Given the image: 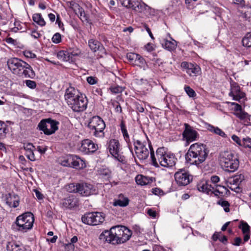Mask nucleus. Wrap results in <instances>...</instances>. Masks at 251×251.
<instances>
[{"label":"nucleus","mask_w":251,"mask_h":251,"mask_svg":"<svg viewBox=\"0 0 251 251\" xmlns=\"http://www.w3.org/2000/svg\"><path fill=\"white\" fill-rule=\"evenodd\" d=\"M242 242V239L239 237H236L234 239V242L232 243V245L236 246H239L240 245Z\"/></svg>","instance_id":"338daca9"},{"label":"nucleus","mask_w":251,"mask_h":251,"mask_svg":"<svg viewBox=\"0 0 251 251\" xmlns=\"http://www.w3.org/2000/svg\"><path fill=\"white\" fill-rule=\"evenodd\" d=\"M107 149L112 156L122 164H126L125 157L119 153L120 145L119 141L115 139H110L107 142Z\"/></svg>","instance_id":"f8f14e48"},{"label":"nucleus","mask_w":251,"mask_h":251,"mask_svg":"<svg viewBox=\"0 0 251 251\" xmlns=\"http://www.w3.org/2000/svg\"><path fill=\"white\" fill-rule=\"evenodd\" d=\"M181 67L186 70V73L190 76H196L201 71L200 67L197 64L188 63L187 62H182Z\"/></svg>","instance_id":"6ab92c4d"},{"label":"nucleus","mask_w":251,"mask_h":251,"mask_svg":"<svg viewBox=\"0 0 251 251\" xmlns=\"http://www.w3.org/2000/svg\"><path fill=\"white\" fill-rule=\"evenodd\" d=\"M68 51L72 58H74V57L78 56L81 54L80 50L76 47L70 48Z\"/></svg>","instance_id":"a19ab883"},{"label":"nucleus","mask_w":251,"mask_h":251,"mask_svg":"<svg viewBox=\"0 0 251 251\" xmlns=\"http://www.w3.org/2000/svg\"><path fill=\"white\" fill-rule=\"evenodd\" d=\"M122 5L127 8H131L135 0H120Z\"/></svg>","instance_id":"8fccbe9b"},{"label":"nucleus","mask_w":251,"mask_h":251,"mask_svg":"<svg viewBox=\"0 0 251 251\" xmlns=\"http://www.w3.org/2000/svg\"><path fill=\"white\" fill-rule=\"evenodd\" d=\"M57 58L63 61L73 62L74 58H72L68 50H60L57 53Z\"/></svg>","instance_id":"bb28decb"},{"label":"nucleus","mask_w":251,"mask_h":251,"mask_svg":"<svg viewBox=\"0 0 251 251\" xmlns=\"http://www.w3.org/2000/svg\"><path fill=\"white\" fill-rule=\"evenodd\" d=\"M131 8L138 13H143L150 9V7L144 2H141L137 0H135L131 6Z\"/></svg>","instance_id":"393cba45"},{"label":"nucleus","mask_w":251,"mask_h":251,"mask_svg":"<svg viewBox=\"0 0 251 251\" xmlns=\"http://www.w3.org/2000/svg\"><path fill=\"white\" fill-rule=\"evenodd\" d=\"M233 98V100H237L239 102H244L246 99V94L244 92H242L241 90L237 94H234L231 96Z\"/></svg>","instance_id":"72a5a7b5"},{"label":"nucleus","mask_w":251,"mask_h":251,"mask_svg":"<svg viewBox=\"0 0 251 251\" xmlns=\"http://www.w3.org/2000/svg\"><path fill=\"white\" fill-rule=\"evenodd\" d=\"M109 89L110 91L113 94L120 93L123 91V87L118 85L112 86L110 87Z\"/></svg>","instance_id":"c03bdc74"},{"label":"nucleus","mask_w":251,"mask_h":251,"mask_svg":"<svg viewBox=\"0 0 251 251\" xmlns=\"http://www.w3.org/2000/svg\"><path fill=\"white\" fill-rule=\"evenodd\" d=\"M184 90L187 94L192 98H194L196 96L195 91L189 86H185Z\"/></svg>","instance_id":"de8ad7c7"},{"label":"nucleus","mask_w":251,"mask_h":251,"mask_svg":"<svg viewBox=\"0 0 251 251\" xmlns=\"http://www.w3.org/2000/svg\"><path fill=\"white\" fill-rule=\"evenodd\" d=\"M6 203L11 207L16 208L19 204L20 198L19 196L14 194L9 193L5 196Z\"/></svg>","instance_id":"412c9836"},{"label":"nucleus","mask_w":251,"mask_h":251,"mask_svg":"<svg viewBox=\"0 0 251 251\" xmlns=\"http://www.w3.org/2000/svg\"><path fill=\"white\" fill-rule=\"evenodd\" d=\"M135 180L137 184L141 185H146L152 182L151 178L143 175L137 176Z\"/></svg>","instance_id":"cd10ccee"},{"label":"nucleus","mask_w":251,"mask_h":251,"mask_svg":"<svg viewBox=\"0 0 251 251\" xmlns=\"http://www.w3.org/2000/svg\"><path fill=\"white\" fill-rule=\"evenodd\" d=\"M69 188L70 192H75L83 196H88L97 193L94 186L88 183H71L69 185Z\"/></svg>","instance_id":"9d476101"},{"label":"nucleus","mask_w":251,"mask_h":251,"mask_svg":"<svg viewBox=\"0 0 251 251\" xmlns=\"http://www.w3.org/2000/svg\"><path fill=\"white\" fill-rule=\"evenodd\" d=\"M88 46L91 50L95 52L98 51L97 58L103 57L106 54V51L101 44L98 41L91 39L88 41Z\"/></svg>","instance_id":"dca6fc26"},{"label":"nucleus","mask_w":251,"mask_h":251,"mask_svg":"<svg viewBox=\"0 0 251 251\" xmlns=\"http://www.w3.org/2000/svg\"><path fill=\"white\" fill-rule=\"evenodd\" d=\"M70 161L71 167L75 169H81L86 167L84 161L76 155L71 156Z\"/></svg>","instance_id":"4be33fe9"},{"label":"nucleus","mask_w":251,"mask_h":251,"mask_svg":"<svg viewBox=\"0 0 251 251\" xmlns=\"http://www.w3.org/2000/svg\"><path fill=\"white\" fill-rule=\"evenodd\" d=\"M147 213L149 214V215L152 218H155L156 216V211L152 209H149L148 210Z\"/></svg>","instance_id":"774afa93"},{"label":"nucleus","mask_w":251,"mask_h":251,"mask_svg":"<svg viewBox=\"0 0 251 251\" xmlns=\"http://www.w3.org/2000/svg\"><path fill=\"white\" fill-rule=\"evenodd\" d=\"M232 3L239 5L241 7H243L245 5V1L244 0H232Z\"/></svg>","instance_id":"680f3d73"},{"label":"nucleus","mask_w":251,"mask_h":251,"mask_svg":"<svg viewBox=\"0 0 251 251\" xmlns=\"http://www.w3.org/2000/svg\"><path fill=\"white\" fill-rule=\"evenodd\" d=\"M98 149V145L89 139L82 141L81 145L79 147V150L85 154L94 152Z\"/></svg>","instance_id":"f3484780"},{"label":"nucleus","mask_w":251,"mask_h":251,"mask_svg":"<svg viewBox=\"0 0 251 251\" xmlns=\"http://www.w3.org/2000/svg\"><path fill=\"white\" fill-rule=\"evenodd\" d=\"M33 20L34 22L37 23L38 25L43 26L46 25V22L44 20L42 15L40 13H36L33 14L32 16Z\"/></svg>","instance_id":"473e14b6"},{"label":"nucleus","mask_w":251,"mask_h":251,"mask_svg":"<svg viewBox=\"0 0 251 251\" xmlns=\"http://www.w3.org/2000/svg\"><path fill=\"white\" fill-rule=\"evenodd\" d=\"M64 97L68 106L74 112H80L86 109L88 103L86 97L80 94L78 90L74 87L70 86L68 88Z\"/></svg>","instance_id":"f257e3e1"},{"label":"nucleus","mask_w":251,"mask_h":251,"mask_svg":"<svg viewBox=\"0 0 251 251\" xmlns=\"http://www.w3.org/2000/svg\"><path fill=\"white\" fill-rule=\"evenodd\" d=\"M81 220L84 224L96 226L103 222L104 216L100 212L87 213L82 217Z\"/></svg>","instance_id":"ddd939ff"},{"label":"nucleus","mask_w":251,"mask_h":251,"mask_svg":"<svg viewBox=\"0 0 251 251\" xmlns=\"http://www.w3.org/2000/svg\"><path fill=\"white\" fill-rule=\"evenodd\" d=\"M120 127L121 132L123 135L125 141L127 144L128 148L130 150L131 152L133 153L132 148V143L130 140L129 136L126 129V127L124 121H122L120 123Z\"/></svg>","instance_id":"5701e85b"},{"label":"nucleus","mask_w":251,"mask_h":251,"mask_svg":"<svg viewBox=\"0 0 251 251\" xmlns=\"http://www.w3.org/2000/svg\"><path fill=\"white\" fill-rule=\"evenodd\" d=\"M245 176L243 174H240L234 176L233 178L232 182L233 184L239 185L244 180Z\"/></svg>","instance_id":"ea45409f"},{"label":"nucleus","mask_w":251,"mask_h":251,"mask_svg":"<svg viewBox=\"0 0 251 251\" xmlns=\"http://www.w3.org/2000/svg\"><path fill=\"white\" fill-rule=\"evenodd\" d=\"M238 227L242 230L243 234L251 233L250 226L247 223L244 221H240V224L239 225Z\"/></svg>","instance_id":"f704fd0d"},{"label":"nucleus","mask_w":251,"mask_h":251,"mask_svg":"<svg viewBox=\"0 0 251 251\" xmlns=\"http://www.w3.org/2000/svg\"><path fill=\"white\" fill-rule=\"evenodd\" d=\"M243 45L246 47H251V32L247 33L242 39Z\"/></svg>","instance_id":"e433bc0d"},{"label":"nucleus","mask_w":251,"mask_h":251,"mask_svg":"<svg viewBox=\"0 0 251 251\" xmlns=\"http://www.w3.org/2000/svg\"><path fill=\"white\" fill-rule=\"evenodd\" d=\"M230 203L227 201H225L221 198V206L223 208L226 212H229L230 211Z\"/></svg>","instance_id":"37998d69"},{"label":"nucleus","mask_w":251,"mask_h":251,"mask_svg":"<svg viewBox=\"0 0 251 251\" xmlns=\"http://www.w3.org/2000/svg\"><path fill=\"white\" fill-rule=\"evenodd\" d=\"M242 145L243 147L246 148H251V138L249 137L244 138Z\"/></svg>","instance_id":"603ef678"},{"label":"nucleus","mask_w":251,"mask_h":251,"mask_svg":"<svg viewBox=\"0 0 251 251\" xmlns=\"http://www.w3.org/2000/svg\"><path fill=\"white\" fill-rule=\"evenodd\" d=\"M8 131V129L6 124L4 122L0 121V139H4Z\"/></svg>","instance_id":"2f4dec72"},{"label":"nucleus","mask_w":251,"mask_h":251,"mask_svg":"<svg viewBox=\"0 0 251 251\" xmlns=\"http://www.w3.org/2000/svg\"><path fill=\"white\" fill-rule=\"evenodd\" d=\"M26 156L31 161H35L36 160L34 153L32 150H29L25 152Z\"/></svg>","instance_id":"5fc2aeb1"},{"label":"nucleus","mask_w":251,"mask_h":251,"mask_svg":"<svg viewBox=\"0 0 251 251\" xmlns=\"http://www.w3.org/2000/svg\"><path fill=\"white\" fill-rule=\"evenodd\" d=\"M149 148L150 150L152 165L154 167H159L161 166L163 167L170 168L175 165L177 158L174 154L167 153L165 148H158L155 155L151 143L149 144Z\"/></svg>","instance_id":"f03ea898"},{"label":"nucleus","mask_w":251,"mask_h":251,"mask_svg":"<svg viewBox=\"0 0 251 251\" xmlns=\"http://www.w3.org/2000/svg\"><path fill=\"white\" fill-rule=\"evenodd\" d=\"M161 44L162 47L168 50H175L176 46L175 41L172 42L164 39L162 40Z\"/></svg>","instance_id":"c756f323"},{"label":"nucleus","mask_w":251,"mask_h":251,"mask_svg":"<svg viewBox=\"0 0 251 251\" xmlns=\"http://www.w3.org/2000/svg\"><path fill=\"white\" fill-rule=\"evenodd\" d=\"M232 140L236 142L239 146H243V140L241 141L240 139L236 135H233L232 136Z\"/></svg>","instance_id":"052dcab7"},{"label":"nucleus","mask_w":251,"mask_h":251,"mask_svg":"<svg viewBox=\"0 0 251 251\" xmlns=\"http://www.w3.org/2000/svg\"><path fill=\"white\" fill-rule=\"evenodd\" d=\"M232 106L231 109L234 110L235 113H239L242 110V106L240 104L235 102H228Z\"/></svg>","instance_id":"a18cd8bd"},{"label":"nucleus","mask_w":251,"mask_h":251,"mask_svg":"<svg viewBox=\"0 0 251 251\" xmlns=\"http://www.w3.org/2000/svg\"><path fill=\"white\" fill-rule=\"evenodd\" d=\"M230 194V191L225 186L221 185V197L225 195H228Z\"/></svg>","instance_id":"13d9d810"},{"label":"nucleus","mask_w":251,"mask_h":251,"mask_svg":"<svg viewBox=\"0 0 251 251\" xmlns=\"http://www.w3.org/2000/svg\"><path fill=\"white\" fill-rule=\"evenodd\" d=\"M119 235L117 240L118 244L125 243L128 241L132 235V231L125 226H120Z\"/></svg>","instance_id":"aec40b11"},{"label":"nucleus","mask_w":251,"mask_h":251,"mask_svg":"<svg viewBox=\"0 0 251 251\" xmlns=\"http://www.w3.org/2000/svg\"><path fill=\"white\" fill-rule=\"evenodd\" d=\"M206 128L210 131L213 132L214 133L220 135V128L218 127H215L210 124L206 125Z\"/></svg>","instance_id":"3c124183"},{"label":"nucleus","mask_w":251,"mask_h":251,"mask_svg":"<svg viewBox=\"0 0 251 251\" xmlns=\"http://www.w3.org/2000/svg\"><path fill=\"white\" fill-rule=\"evenodd\" d=\"M59 122L50 118L42 120L38 125L40 130L46 135H51L58 129Z\"/></svg>","instance_id":"9b49d317"},{"label":"nucleus","mask_w":251,"mask_h":251,"mask_svg":"<svg viewBox=\"0 0 251 251\" xmlns=\"http://www.w3.org/2000/svg\"><path fill=\"white\" fill-rule=\"evenodd\" d=\"M88 127L90 132L96 137H103L104 136V129L105 122L98 116H93L89 120Z\"/></svg>","instance_id":"6e6552de"},{"label":"nucleus","mask_w":251,"mask_h":251,"mask_svg":"<svg viewBox=\"0 0 251 251\" xmlns=\"http://www.w3.org/2000/svg\"><path fill=\"white\" fill-rule=\"evenodd\" d=\"M241 90L240 87L236 82H233L231 84L230 92L229 93L230 96H232L234 94H237Z\"/></svg>","instance_id":"58836bf2"},{"label":"nucleus","mask_w":251,"mask_h":251,"mask_svg":"<svg viewBox=\"0 0 251 251\" xmlns=\"http://www.w3.org/2000/svg\"><path fill=\"white\" fill-rule=\"evenodd\" d=\"M208 154L206 146L202 144L195 143L191 145L185 155L187 163L198 166L203 163Z\"/></svg>","instance_id":"7ed1b4c3"},{"label":"nucleus","mask_w":251,"mask_h":251,"mask_svg":"<svg viewBox=\"0 0 251 251\" xmlns=\"http://www.w3.org/2000/svg\"><path fill=\"white\" fill-rule=\"evenodd\" d=\"M34 222L33 214L27 212L18 216L16 218L15 224L17 231L25 233L32 228Z\"/></svg>","instance_id":"0eeeda50"},{"label":"nucleus","mask_w":251,"mask_h":251,"mask_svg":"<svg viewBox=\"0 0 251 251\" xmlns=\"http://www.w3.org/2000/svg\"><path fill=\"white\" fill-rule=\"evenodd\" d=\"M14 25L15 26L12 28L13 31L17 32L18 30L22 29V26L19 22H15Z\"/></svg>","instance_id":"e2e57ef3"},{"label":"nucleus","mask_w":251,"mask_h":251,"mask_svg":"<svg viewBox=\"0 0 251 251\" xmlns=\"http://www.w3.org/2000/svg\"><path fill=\"white\" fill-rule=\"evenodd\" d=\"M175 178L176 183L179 186H186L189 184L191 178L188 172L184 169H180L175 174Z\"/></svg>","instance_id":"2eb2a0df"},{"label":"nucleus","mask_w":251,"mask_h":251,"mask_svg":"<svg viewBox=\"0 0 251 251\" xmlns=\"http://www.w3.org/2000/svg\"><path fill=\"white\" fill-rule=\"evenodd\" d=\"M112 105L115 109V111L118 113H121L122 112V108L119 102L117 101H114L112 102Z\"/></svg>","instance_id":"09e8293b"},{"label":"nucleus","mask_w":251,"mask_h":251,"mask_svg":"<svg viewBox=\"0 0 251 251\" xmlns=\"http://www.w3.org/2000/svg\"><path fill=\"white\" fill-rule=\"evenodd\" d=\"M133 145L137 158L141 160H146L150 153L146 144L139 140H136L134 141Z\"/></svg>","instance_id":"4468645a"},{"label":"nucleus","mask_w":251,"mask_h":251,"mask_svg":"<svg viewBox=\"0 0 251 251\" xmlns=\"http://www.w3.org/2000/svg\"><path fill=\"white\" fill-rule=\"evenodd\" d=\"M7 251H25L23 246L14 242H9L7 245Z\"/></svg>","instance_id":"7c9ffc66"},{"label":"nucleus","mask_w":251,"mask_h":251,"mask_svg":"<svg viewBox=\"0 0 251 251\" xmlns=\"http://www.w3.org/2000/svg\"><path fill=\"white\" fill-rule=\"evenodd\" d=\"M140 56L141 55L138 54L131 52L127 53L126 55L127 58L128 60L134 65L136 64V61H137Z\"/></svg>","instance_id":"4c0bfd02"},{"label":"nucleus","mask_w":251,"mask_h":251,"mask_svg":"<svg viewBox=\"0 0 251 251\" xmlns=\"http://www.w3.org/2000/svg\"><path fill=\"white\" fill-rule=\"evenodd\" d=\"M59 163L63 166L65 167H71V161L70 156L67 159L66 158H60L59 159Z\"/></svg>","instance_id":"49530a36"},{"label":"nucleus","mask_w":251,"mask_h":251,"mask_svg":"<svg viewBox=\"0 0 251 251\" xmlns=\"http://www.w3.org/2000/svg\"><path fill=\"white\" fill-rule=\"evenodd\" d=\"M120 226L111 227L109 230H105L99 236V239L103 242H107L114 245H118V240Z\"/></svg>","instance_id":"1a4fd4ad"},{"label":"nucleus","mask_w":251,"mask_h":251,"mask_svg":"<svg viewBox=\"0 0 251 251\" xmlns=\"http://www.w3.org/2000/svg\"><path fill=\"white\" fill-rule=\"evenodd\" d=\"M69 6L72 8L74 11L78 8L80 6L77 3L74 1H71L69 2Z\"/></svg>","instance_id":"0e129e2a"},{"label":"nucleus","mask_w":251,"mask_h":251,"mask_svg":"<svg viewBox=\"0 0 251 251\" xmlns=\"http://www.w3.org/2000/svg\"><path fill=\"white\" fill-rule=\"evenodd\" d=\"M52 42L55 44H58L61 42V35L59 33L54 34L51 39Z\"/></svg>","instance_id":"864d4df0"},{"label":"nucleus","mask_w":251,"mask_h":251,"mask_svg":"<svg viewBox=\"0 0 251 251\" xmlns=\"http://www.w3.org/2000/svg\"><path fill=\"white\" fill-rule=\"evenodd\" d=\"M135 65L138 66L144 70H146V67L147 66L145 60L141 56H140L137 61H136Z\"/></svg>","instance_id":"79ce46f5"},{"label":"nucleus","mask_w":251,"mask_h":251,"mask_svg":"<svg viewBox=\"0 0 251 251\" xmlns=\"http://www.w3.org/2000/svg\"><path fill=\"white\" fill-rule=\"evenodd\" d=\"M221 163L223 169L226 172H234L239 166L238 156L231 151L226 150L221 152Z\"/></svg>","instance_id":"39448f33"},{"label":"nucleus","mask_w":251,"mask_h":251,"mask_svg":"<svg viewBox=\"0 0 251 251\" xmlns=\"http://www.w3.org/2000/svg\"><path fill=\"white\" fill-rule=\"evenodd\" d=\"M65 248L67 251H73L75 249V246L72 243H69L66 245Z\"/></svg>","instance_id":"69168bd1"},{"label":"nucleus","mask_w":251,"mask_h":251,"mask_svg":"<svg viewBox=\"0 0 251 251\" xmlns=\"http://www.w3.org/2000/svg\"><path fill=\"white\" fill-rule=\"evenodd\" d=\"M25 82L26 85L31 89H34L36 87V83L34 81L31 80H25Z\"/></svg>","instance_id":"4d7b16f0"},{"label":"nucleus","mask_w":251,"mask_h":251,"mask_svg":"<svg viewBox=\"0 0 251 251\" xmlns=\"http://www.w3.org/2000/svg\"><path fill=\"white\" fill-rule=\"evenodd\" d=\"M7 64L8 68L13 74L17 75L31 78L35 76L31 66L18 58L13 57L8 59Z\"/></svg>","instance_id":"20e7f679"},{"label":"nucleus","mask_w":251,"mask_h":251,"mask_svg":"<svg viewBox=\"0 0 251 251\" xmlns=\"http://www.w3.org/2000/svg\"><path fill=\"white\" fill-rule=\"evenodd\" d=\"M185 130L183 132V136L185 138L188 144L196 141L198 137L199 134L194 128L188 124H185Z\"/></svg>","instance_id":"a211bd4d"},{"label":"nucleus","mask_w":251,"mask_h":251,"mask_svg":"<svg viewBox=\"0 0 251 251\" xmlns=\"http://www.w3.org/2000/svg\"><path fill=\"white\" fill-rule=\"evenodd\" d=\"M87 81L89 84L93 85L97 83V78L94 76H88L87 78Z\"/></svg>","instance_id":"bf43d9fd"},{"label":"nucleus","mask_w":251,"mask_h":251,"mask_svg":"<svg viewBox=\"0 0 251 251\" xmlns=\"http://www.w3.org/2000/svg\"><path fill=\"white\" fill-rule=\"evenodd\" d=\"M62 205L65 208L71 209L78 205V201L75 197H69L63 201Z\"/></svg>","instance_id":"b1692460"},{"label":"nucleus","mask_w":251,"mask_h":251,"mask_svg":"<svg viewBox=\"0 0 251 251\" xmlns=\"http://www.w3.org/2000/svg\"><path fill=\"white\" fill-rule=\"evenodd\" d=\"M128 203V199L125 197L123 195L120 194L118 197V199L114 200L113 205L115 206H119L121 207H125L127 206Z\"/></svg>","instance_id":"a878e982"},{"label":"nucleus","mask_w":251,"mask_h":251,"mask_svg":"<svg viewBox=\"0 0 251 251\" xmlns=\"http://www.w3.org/2000/svg\"><path fill=\"white\" fill-rule=\"evenodd\" d=\"M220 181V178L217 176H212L210 177V181L208 182L206 180L201 181L197 185L199 191L205 193L211 196L219 198L220 185L217 183Z\"/></svg>","instance_id":"423d86ee"},{"label":"nucleus","mask_w":251,"mask_h":251,"mask_svg":"<svg viewBox=\"0 0 251 251\" xmlns=\"http://www.w3.org/2000/svg\"><path fill=\"white\" fill-rule=\"evenodd\" d=\"M75 11L81 21H86L87 20V17L86 16L84 10L80 6L76 10H75Z\"/></svg>","instance_id":"c9c22d12"},{"label":"nucleus","mask_w":251,"mask_h":251,"mask_svg":"<svg viewBox=\"0 0 251 251\" xmlns=\"http://www.w3.org/2000/svg\"><path fill=\"white\" fill-rule=\"evenodd\" d=\"M234 114L241 120L243 121L246 125H249L250 122V115L243 110L239 113H234Z\"/></svg>","instance_id":"c85d7f7f"},{"label":"nucleus","mask_w":251,"mask_h":251,"mask_svg":"<svg viewBox=\"0 0 251 251\" xmlns=\"http://www.w3.org/2000/svg\"><path fill=\"white\" fill-rule=\"evenodd\" d=\"M24 56L28 58H34L36 57V55L29 50H25L23 52Z\"/></svg>","instance_id":"6e6d98bb"}]
</instances>
